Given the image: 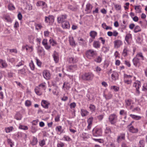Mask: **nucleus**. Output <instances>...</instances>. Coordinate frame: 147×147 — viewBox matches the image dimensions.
Masks as SVG:
<instances>
[{"label":"nucleus","instance_id":"obj_16","mask_svg":"<svg viewBox=\"0 0 147 147\" xmlns=\"http://www.w3.org/2000/svg\"><path fill=\"white\" fill-rule=\"evenodd\" d=\"M42 44L44 46L45 48L47 50H48L51 48V46L48 45L47 40V39H44L43 40Z\"/></svg>","mask_w":147,"mask_h":147},{"label":"nucleus","instance_id":"obj_55","mask_svg":"<svg viewBox=\"0 0 147 147\" xmlns=\"http://www.w3.org/2000/svg\"><path fill=\"white\" fill-rule=\"evenodd\" d=\"M115 9L117 11H121V6L120 5L116 4L115 5Z\"/></svg>","mask_w":147,"mask_h":147},{"label":"nucleus","instance_id":"obj_25","mask_svg":"<svg viewBox=\"0 0 147 147\" xmlns=\"http://www.w3.org/2000/svg\"><path fill=\"white\" fill-rule=\"evenodd\" d=\"M132 39V35L131 34H127L125 38V40L127 42L128 44L130 43L129 40H131Z\"/></svg>","mask_w":147,"mask_h":147},{"label":"nucleus","instance_id":"obj_48","mask_svg":"<svg viewBox=\"0 0 147 147\" xmlns=\"http://www.w3.org/2000/svg\"><path fill=\"white\" fill-rule=\"evenodd\" d=\"M127 112L124 110H121L120 111V114L124 116V118L125 119L127 117Z\"/></svg>","mask_w":147,"mask_h":147},{"label":"nucleus","instance_id":"obj_53","mask_svg":"<svg viewBox=\"0 0 147 147\" xmlns=\"http://www.w3.org/2000/svg\"><path fill=\"white\" fill-rule=\"evenodd\" d=\"M63 140L68 142H69L71 140V138L68 136L64 135L63 137Z\"/></svg>","mask_w":147,"mask_h":147},{"label":"nucleus","instance_id":"obj_43","mask_svg":"<svg viewBox=\"0 0 147 147\" xmlns=\"http://www.w3.org/2000/svg\"><path fill=\"white\" fill-rule=\"evenodd\" d=\"M15 118L17 120H20L22 118V115L19 113H17L15 116Z\"/></svg>","mask_w":147,"mask_h":147},{"label":"nucleus","instance_id":"obj_29","mask_svg":"<svg viewBox=\"0 0 147 147\" xmlns=\"http://www.w3.org/2000/svg\"><path fill=\"white\" fill-rule=\"evenodd\" d=\"M105 135L109 137H110L111 131L110 128L109 127H107L105 131Z\"/></svg>","mask_w":147,"mask_h":147},{"label":"nucleus","instance_id":"obj_13","mask_svg":"<svg viewBox=\"0 0 147 147\" xmlns=\"http://www.w3.org/2000/svg\"><path fill=\"white\" fill-rule=\"evenodd\" d=\"M114 46L115 48H118L123 44V42L120 40H116L114 42Z\"/></svg>","mask_w":147,"mask_h":147},{"label":"nucleus","instance_id":"obj_50","mask_svg":"<svg viewBox=\"0 0 147 147\" xmlns=\"http://www.w3.org/2000/svg\"><path fill=\"white\" fill-rule=\"evenodd\" d=\"M109 50V47H108L104 46L102 48V51L104 53L107 52Z\"/></svg>","mask_w":147,"mask_h":147},{"label":"nucleus","instance_id":"obj_4","mask_svg":"<svg viewBox=\"0 0 147 147\" xmlns=\"http://www.w3.org/2000/svg\"><path fill=\"white\" fill-rule=\"evenodd\" d=\"M132 76L130 75H127L126 74H124V82L127 84H131L132 81L130 78H132Z\"/></svg>","mask_w":147,"mask_h":147},{"label":"nucleus","instance_id":"obj_59","mask_svg":"<svg viewBox=\"0 0 147 147\" xmlns=\"http://www.w3.org/2000/svg\"><path fill=\"white\" fill-rule=\"evenodd\" d=\"M31 104L32 103L31 101L28 100H26L25 103V105L26 106L28 107L30 106Z\"/></svg>","mask_w":147,"mask_h":147},{"label":"nucleus","instance_id":"obj_30","mask_svg":"<svg viewBox=\"0 0 147 147\" xmlns=\"http://www.w3.org/2000/svg\"><path fill=\"white\" fill-rule=\"evenodd\" d=\"M134 7L136 13H140L142 12V8L140 5L134 6Z\"/></svg>","mask_w":147,"mask_h":147},{"label":"nucleus","instance_id":"obj_33","mask_svg":"<svg viewBox=\"0 0 147 147\" xmlns=\"http://www.w3.org/2000/svg\"><path fill=\"white\" fill-rule=\"evenodd\" d=\"M69 42L70 45L73 47H75L76 46V43L74 40V38L73 37H70L69 38Z\"/></svg>","mask_w":147,"mask_h":147},{"label":"nucleus","instance_id":"obj_22","mask_svg":"<svg viewBox=\"0 0 147 147\" xmlns=\"http://www.w3.org/2000/svg\"><path fill=\"white\" fill-rule=\"evenodd\" d=\"M119 74L116 72H113L111 75V78L113 80H115L118 79Z\"/></svg>","mask_w":147,"mask_h":147},{"label":"nucleus","instance_id":"obj_54","mask_svg":"<svg viewBox=\"0 0 147 147\" xmlns=\"http://www.w3.org/2000/svg\"><path fill=\"white\" fill-rule=\"evenodd\" d=\"M40 146L42 147L45 144V141L44 139L40 140L39 142Z\"/></svg>","mask_w":147,"mask_h":147},{"label":"nucleus","instance_id":"obj_23","mask_svg":"<svg viewBox=\"0 0 147 147\" xmlns=\"http://www.w3.org/2000/svg\"><path fill=\"white\" fill-rule=\"evenodd\" d=\"M135 57L140 59L143 60H144V57L142 52H139L137 53Z\"/></svg>","mask_w":147,"mask_h":147},{"label":"nucleus","instance_id":"obj_18","mask_svg":"<svg viewBox=\"0 0 147 147\" xmlns=\"http://www.w3.org/2000/svg\"><path fill=\"white\" fill-rule=\"evenodd\" d=\"M61 23V26L64 29H69V28L70 26L69 22L65 21Z\"/></svg>","mask_w":147,"mask_h":147},{"label":"nucleus","instance_id":"obj_60","mask_svg":"<svg viewBox=\"0 0 147 147\" xmlns=\"http://www.w3.org/2000/svg\"><path fill=\"white\" fill-rule=\"evenodd\" d=\"M104 97L106 99H111L112 97V95L110 93H109L107 95H104Z\"/></svg>","mask_w":147,"mask_h":147},{"label":"nucleus","instance_id":"obj_6","mask_svg":"<svg viewBox=\"0 0 147 147\" xmlns=\"http://www.w3.org/2000/svg\"><path fill=\"white\" fill-rule=\"evenodd\" d=\"M102 130L100 128H95L93 129L92 131V133L94 136H99L102 135Z\"/></svg>","mask_w":147,"mask_h":147},{"label":"nucleus","instance_id":"obj_64","mask_svg":"<svg viewBox=\"0 0 147 147\" xmlns=\"http://www.w3.org/2000/svg\"><path fill=\"white\" fill-rule=\"evenodd\" d=\"M140 147H144V142L143 140H140L139 142Z\"/></svg>","mask_w":147,"mask_h":147},{"label":"nucleus","instance_id":"obj_11","mask_svg":"<svg viewBox=\"0 0 147 147\" xmlns=\"http://www.w3.org/2000/svg\"><path fill=\"white\" fill-rule=\"evenodd\" d=\"M67 18V16L65 15H62L57 18L58 22L59 23H62L65 21V20Z\"/></svg>","mask_w":147,"mask_h":147},{"label":"nucleus","instance_id":"obj_14","mask_svg":"<svg viewBox=\"0 0 147 147\" xmlns=\"http://www.w3.org/2000/svg\"><path fill=\"white\" fill-rule=\"evenodd\" d=\"M140 59L135 57L132 60L134 65L136 67H139L140 65Z\"/></svg>","mask_w":147,"mask_h":147},{"label":"nucleus","instance_id":"obj_57","mask_svg":"<svg viewBox=\"0 0 147 147\" xmlns=\"http://www.w3.org/2000/svg\"><path fill=\"white\" fill-rule=\"evenodd\" d=\"M7 142L11 147H12L14 145V142L10 139H7Z\"/></svg>","mask_w":147,"mask_h":147},{"label":"nucleus","instance_id":"obj_52","mask_svg":"<svg viewBox=\"0 0 147 147\" xmlns=\"http://www.w3.org/2000/svg\"><path fill=\"white\" fill-rule=\"evenodd\" d=\"M91 111L92 112H94L95 110V107L94 105H90L89 107Z\"/></svg>","mask_w":147,"mask_h":147},{"label":"nucleus","instance_id":"obj_31","mask_svg":"<svg viewBox=\"0 0 147 147\" xmlns=\"http://www.w3.org/2000/svg\"><path fill=\"white\" fill-rule=\"evenodd\" d=\"M90 36L92 39H95V37L97 36V32L94 31H91L89 33Z\"/></svg>","mask_w":147,"mask_h":147},{"label":"nucleus","instance_id":"obj_47","mask_svg":"<svg viewBox=\"0 0 147 147\" xmlns=\"http://www.w3.org/2000/svg\"><path fill=\"white\" fill-rule=\"evenodd\" d=\"M18 73L20 75H25L26 74L25 69L24 68H23L22 69L18 70Z\"/></svg>","mask_w":147,"mask_h":147},{"label":"nucleus","instance_id":"obj_51","mask_svg":"<svg viewBox=\"0 0 147 147\" xmlns=\"http://www.w3.org/2000/svg\"><path fill=\"white\" fill-rule=\"evenodd\" d=\"M142 90L144 91H147V83L145 82L143 85Z\"/></svg>","mask_w":147,"mask_h":147},{"label":"nucleus","instance_id":"obj_8","mask_svg":"<svg viewBox=\"0 0 147 147\" xmlns=\"http://www.w3.org/2000/svg\"><path fill=\"white\" fill-rule=\"evenodd\" d=\"M42 74L44 78L46 80H49L50 79L51 75L49 70H44L42 72Z\"/></svg>","mask_w":147,"mask_h":147},{"label":"nucleus","instance_id":"obj_10","mask_svg":"<svg viewBox=\"0 0 147 147\" xmlns=\"http://www.w3.org/2000/svg\"><path fill=\"white\" fill-rule=\"evenodd\" d=\"M125 106L131 109L133 108V101L131 99L126 100H125Z\"/></svg>","mask_w":147,"mask_h":147},{"label":"nucleus","instance_id":"obj_19","mask_svg":"<svg viewBox=\"0 0 147 147\" xmlns=\"http://www.w3.org/2000/svg\"><path fill=\"white\" fill-rule=\"evenodd\" d=\"M7 64L5 60L0 59V67L2 68H6Z\"/></svg>","mask_w":147,"mask_h":147},{"label":"nucleus","instance_id":"obj_40","mask_svg":"<svg viewBox=\"0 0 147 147\" xmlns=\"http://www.w3.org/2000/svg\"><path fill=\"white\" fill-rule=\"evenodd\" d=\"M49 41L50 44L53 46H55L57 45L56 41L53 38H50Z\"/></svg>","mask_w":147,"mask_h":147},{"label":"nucleus","instance_id":"obj_24","mask_svg":"<svg viewBox=\"0 0 147 147\" xmlns=\"http://www.w3.org/2000/svg\"><path fill=\"white\" fill-rule=\"evenodd\" d=\"M80 113L82 117L87 116L89 114V112L86 110L84 109H81Z\"/></svg>","mask_w":147,"mask_h":147},{"label":"nucleus","instance_id":"obj_2","mask_svg":"<svg viewBox=\"0 0 147 147\" xmlns=\"http://www.w3.org/2000/svg\"><path fill=\"white\" fill-rule=\"evenodd\" d=\"M134 124L133 122H132L127 126V128L128 131L132 133H136L138 131V129L137 127H135L134 126L132 125V124Z\"/></svg>","mask_w":147,"mask_h":147},{"label":"nucleus","instance_id":"obj_58","mask_svg":"<svg viewBox=\"0 0 147 147\" xmlns=\"http://www.w3.org/2000/svg\"><path fill=\"white\" fill-rule=\"evenodd\" d=\"M111 89L113 90L114 91L116 92L118 91L119 89V87L115 86H111Z\"/></svg>","mask_w":147,"mask_h":147},{"label":"nucleus","instance_id":"obj_41","mask_svg":"<svg viewBox=\"0 0 147 147\" xmlns=\"http://www.w3.org/2000/svg\"><path fill=\"white\" fill-rule=\"evenodd\" d=\"M13 129V127L12 126H10L6 127L5 130L6 133H8L11 131Z\"/></svg>","mask_w":147,"mask_h":147},{"label":"nucleus","instance_id":"obj_5","mask_svg":"<svg viewBox=\"0 0 147 147\" xmlns=\"http://www.w3.org/2000/svg\"><path fill=\"white\" fill-rule=\"evenodd\" d=\"M133 86L136 88V93L138 95L140 93L139 88L141 87V83L139 81H136L133 84Z\"/></svg>","mask_w":147,"mask_h":147},{"label":"nucleus","instance_id":"obj_32","mask_svg":"<svg viewBox=\"0 0 147 147\" xmlns=\"http://www.w3.org/2000/svg\"><path fill=\"white\" fill-rule=\"evenodd\" d=\"M35 92L36 94L38 95H40L42 94L41 90L38 87H37L35 88Z\"/></svg>","mask_w":147,"mask_h":147},{"label":"nucleus","instance_id":"obj_49","mask_svg":"<svg viewBox=\"0 0 147 147\" xmlns=\"http://www.w3.org/2000/svg\"><path fill=\"white\" fill-rule=\"evenodd\" d=\"M29 66L32 70H34L35 65L32 61H31L29 63Z\"/></svg>","mask_w":147,"mask_h":147},{"label":"nucleus","instance_id":"obj_62","mask_svg":"<svg viewBox=\"0 0 147 147\" xmlns=\"http://www.w3.org/2000/svg\"><path fill=\"white\" fill-rule=\"evenodd\" d=\"M5 20L7 22H11V20L9 16H5L4 17Z\"/></svg>","mask_w":147,"mask_h":147},{"label":"nucleus","instance_id":"obj_56","mask_svg":"<svg viewBox=\"0 0 147 147\" xmlns=\"http://www.w3.org/2000/svg\"><path fill=\"white\" fill-rule=\"evenodd\" d=\"M34 38V36L32 35H30L28 36V39L30 42V43H33Z\"/></svg>","mask_w":147,"mask_h":147},{"label":"nucleus","instance_id":"obj_17","mask_svg":"<svg viewBox=\"0 0 147 147\" xmlns=\"http://www.w3.org/2000/svg\"><path fill=\"white\" fill-rule=\"evenodd\" d=\"M92 7V5L90 3H88L86 5L85 11L87 13H90L91 12Z\"/></svg>","mask_w":147,"mask_h":147},{"label":"nucleus","instance_id":"obj_12","mask_svg":"<svg viewBox=\"0 0 147 147\" xmlns=\"http://www.w3.org/2000/svg\"><path fill=\"white\" fill-rule=\"evenodd\" d=\"M77 68V66L76 65H71L67 67V70L68 71L73 72L76 70Z\"/></svg>","mask_w":147,"mask_h":147},{"label":"nucleus","instance_id":"obj_45","mask_svg":"<svg viewBox=\"0 0 147 147\" xmlns=\"http://www.w3.org/2000/svg\"><path fill=\"white\" fill-rule=\"evenodd\" d=\"M8 9L9 10H12L15 9V7L12 3H9L8 6Z\"/></svg>","mask_w":147,"mask_h":147},{"label":"nucleus","instance_id":"obj_7","mask_svg":"<svg viewBox=\"0 0 147 147\" xmlns=\"http://www.w3.org/2000/svg\"><path fill=\"white\" fill-rule=\"evenodd\" d=\"M54 21V17L52 16H49L48 17H45V22L47 23H49V25H51Z\"/></svg>","mask_w":147,"mask_h":147},{"label":"nucleus","instance_id":"obj_35","mask_svg":"<svg viewBox=\"0 0 147 147\" xmlns=\"http://www.w3.org/2000/svg\"><path fill=\"white\" fill-rule=\"evenodd\" d=\"M42 5L44 6V7H47V5L43 1H40L37 2L36 3V6H40Z\"/></svg>","mask_w":147,"mask_h":147},{"label":"nucleus","instance_id":"obj_28","mask_svg":"<svg viewBox=\"0 0 147 147\" xmlns=\"http://www.w3.org/2000/svg\"><path fill=\"white\" fill-rule=\"evenodd\" d=\"M54 60L56 63H57L59 61V55L58 53L55 52L53 55Z\"/></svg>","mask_w":147,"mask_h":147},{"label":"nucleus","instance_id":"obj_63","mask_svg":"<svg viewBox=\"0 0 147 147\" xmlns=\"http://www.w3.org/2000/svg\"><path fill=\"white\" fill-rule=\"evenodd\" d=\"M36 29L37 30H40L42 27V26L40 24H36Z\"/></svg>","mask_w":147,"mask_h":147},{"label":"nucleus","instance_id":"obj_44","mask_svg":"<svg viewBox=\"0 0 147 147\" xmlns=\"http://www.w3.org/2000/svg\"><path fill=\"white\" fill-rule=\"evenodd\" d=\"M128 51L127 47H124L122 53L124 57H125L127 56Z\"/></svg>","mask_w":147,"mask_h":147},{"label":"nucleus","instance_id":"obj_20","mask_svg":"<svg viewBox=\"0 0 147 147\" xmlns=\"http://www.w3.org/2000/svg\"><path fill=\"white\" fill-rule=\"evenodd\" d=\"M41 105L43 107L47 109L48 108V106L50 105V103L47 101L43 100L42 101Z\"/></svg>","mask_w":147,"mask_h":147},{"label":"nucleus","instance_id":"obj_15","mask_svg":"<svg viewBox=\"0 0 147 147\" xmlns=\"http://www.w3.org/2000/svg\"><path fill=\"white\" fill-rule=\"evenodd\" d=\"M125 134L124 133L121 134L118 136L117 138V142L119 143L122 140H124L125 139Z\"/></svg>","mask_w":147,"mask_h":147},{"label":"nucleus","instance_id":"obj_26","mask_svg":"<svg viewBox=\"0 0 147 147\" xmlns=\"http://www.w3.org/2000/svg\"><path fill=\"white\" fill-rule=\"evenodd\" d=\"M78 61V59L76 57H69L68 59V61L71 63H76Z\"/></svg>","mask_w":147,"mask_h":147},{"label":"nucleus","instance_id":"obj_39","mask_svg":"<svg viewBox=\"0 0 147 147\" xmlns=\"http://www.w3.org/2000/svg\"><path fill=\"white\" fill-rule=\"evenodd\" d=\"M56 130L57 131L59 132L60 134L63 132V130L62 129V127L61 126H58L56 127Z\"/></svg>","mask_w":147,"mask_h":147},{"label":"nucleus","instance_id":"obj_61","mask_svg":"<svg viewBox=\"0 0 147 147\" xmlns=\"http://www.w3.org/2000/svg\"><path fill=\"white\" fill-rule=\"evenodd\" d=\"M19 128L20 129L24 130H27L28 129V127L27 126L22 125H20Z\"/></svg>","mask_w":147,"mask_h":147},{"label":"nucleus","instance_id":"obj_27","mask_svg":"<svg viewBox=\"0 0 147 147\" xmlns=\"http://www.w3.org/2000/svg\"><path fill=\"white\" fill-rule=\"evenodd\" d=\"M93 46L94 48L98 49L100 47V44L99 41L95 40L93 42Z\"/></svg>","mask_w":147,"mask_h":147},{"label":"nucleus","instance_id":"obj_38","mask_svg":"<svg viewBox=\"0 0 147 147\" xmlns=\"http://www.w3.org/2000/svg\"><path fill=\"white\" fill-rule=\"evenodd\" d=\"M70 84L67 82H65L63 83V88H65L67 90H68L70 88Z\"/></svg>","mask_w":147,"mask_h":147},{"label":"nucleus","instance_id":"obj_46","mask_svg":"<svg viewBox=\"0 0 147 147\" xmlns=\"http://www.w3.org/2000/svg\"><path fill=\"white\" fill-rule=\"evenodd\" d=\"M141 31V29L140 26H137L134 28V31L135 33H137Z\"/></svg>","mask_w":147,"mask_h":147},{"label":"nucleus","instance_id":"obj_34","mask_svg":"<svg viewBox=\"0 0 147 147\" xmlns=\"http://www.w3.org/2000/svg\"><path fill=\"white\" fill-rule=\"evenodd\" d=\"M38 142V140L34 136L32 137V139L31 142V144L33 145L34 146L37 144Z\"/></svg>","mask_w":147,"mask_h":147},{"label":"nucleus","instance_id":"obj_3","mask_svg":"<svg viewBox=\"0 0 147 147\" xmlns=\"http://www.w3.org/2000/svg\"><path fill=\"white\" fill-rule=\"evenodd\" d=\"M97 52L95 51L90 49L87 51L86 53V57L89 59H91L93 57L96 56Z\"/></svg>","mask_w":147,"mask_h":147},{"label":"nucleus","instance_id":"obj_9","mask_svg":"<svg viewBox=\"0 0 147 147\" xmlns=\"http://www.w3.org/2000/svg\"><path fill=\"white\" fill-rule=\"evenodd\" d=\"M117 119V116L114 114L111 115L109 117V121L112 124H115L116 122Z\"/></svg>","mask_w":147,"mask_h":147},{"label":"nucleus","instance_id":"obj_1","mask_svg":"<svg viewBox=\"0 0 147 147\" xmlns=\"http://www.w3.org/2000/svg\"><path fill=\"white\" fill-rule=\"evenodd\" d=\"M94 77V74L91 73H85L81 76L82 79L83 80L86 81H91Z\"/></svg>","mask_w":147,"mask_h":147},{"label":"nucleus","instance_id":"obj_36","mask_svg":"<svg viewBox=\"0 0 147 147\" xmlns=\"http://www.w3.org/2000/svg\"><path fill=\"white\" fill-rule=\"evenodd\" d=\"M26 51L29 52H31L33 50V47L32 46L27 45Z\"/></svg>","mask_w":147,"mask_h":147},{"label":"nucleus","instance_id":"obj_42","mask_svg":"<svg viewBox=\"0 0 147 147\" xmlns=\"http://www.w3.org/2000/svg\"><path fill=\"white\" fill-rule=\"evenodd\" d=\"M130 116L133 119L136 120H139L141 118V117L134 115L130 114Z\"/></svg>","mask_w":147,"mask_h":147},{"label":"nucleus","instance_id":"obj_37","mask_svg":"<svg viewBox=\"0 0 147 147\" xmlns=\"http://www.w3.org/2000/svg\"><path fill=\"white\" fill-rule=\"evenodd\" d=\"M38 87H39L41 90H45L46 88V84L45 82L42 83L39 85Z\"/></svg>","mask_w":147,"mask_h":147},{"label":"nucleus","instance_id":"obj_21","mask_svg":"<svg viewBox=\"0 0 147 147\" xmlns=\"http://www.w3.org/2000/svg\"><path fill=\"white\" fill-rule=\"evenodd\" d=\"M37 52L38 54L40 56H43L45 54L44 49L41 47H39L38 48Z\"/></svg>","mask_w":147,"mask_h":147}]
</instances>
